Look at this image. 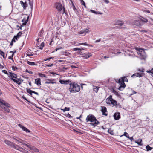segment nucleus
<instances>
[{
	"label": "nucleus",
	"mask_w": 153,
	"mask_h": 153,
	"mask_svg": "<svg viewBox=\"0 0 153 153\" xmlns=\"http://www.w3.org/2000/svg\"><path fill=\"white\" fill-rule=\"evenodd\" d=\"M70 87L69 91L71 93H75L79 92L80 90V86L77 84L73 82L69 84Z\"/></svg>",
	"instance_id": "1"
},
{
	"label": "nucleus",
	"mask_w": 153,
	"mask_h": 153,
	"mask_svg": "<svg viewBox=\"0 0 153 153\" xmlns=\"http://www.w3.org/2000/svg\"><path fill=\"white\" fill-rule=\"evenodd\" d=\"M0 106L6 111L8 113L10 112L9 108L10 107V105L1 99H0Z\"/></svg>",
	"instance_id": "2"
},
{
	"label": "nucleus",
	"mask_w": 153,
	"mask_h": 153,
	"mask_svg": "<svg viewBox=\"0 0 153 153\" xmlns=\"http://www.w3.org/2000/svg\"><path fill=\"white\" fill-rule=\"evenodd\" d=\"M14 140H15V142L17 143H18L17 142H19L21 143L22 144L25 145L27 147L30 148V149H32L33 151L36 152H39V151L38 149L35 148H32L31 146L30 145H29L26 144L27 143L25 141L23 140L19 139V140L16 139H14Z\"/></svg>",
	"instance_id": "3"
},
{
	"label": "nucleus",
	"mask_w": 153,
	"mask_h": 153,
	"mask_svg": "<svg viewBox=\"0 0 153 153\" xmlns=\"http://www.w3.org/2000/svg\"><path fill=\"white\" fill-rule=\"evenodd\" d=\"M136 50L137 51V53L141 59H145L146 58V54L143 50L141 49L136 48Z\"/></svg>",
	"instance_id": "4"
},
{
	"label": "nucleus",
	"mask_w": 153,
	"mask_h": 153,
	"mask_svg": "<svg viewBox=\"0 0 153 153\" xmlns=\"http://www.w3.org/2000/svg\"><path fill=\"white\" fill-rule=\"evenodd\" d=\"M10 73V76H10L11 78V79L13 80L15 82L17 83L19 85H20L21 84V83L20 82L18 81L17 80L14 79L13 78H15L16 79L17 77V75L14 73H11L10 72H9Z\"/></svg>",
	"instance_id": "5"
},
{
	"label": "nucleus",
	"mask_w": 153,
	"mask_h": 153,
	"mask_svg": "<svg viewBox=\"0 0 153 153\" xmlns=\"http://www.w3.org/2000/svg\"><path fill=\"white\" fill-rule=\"evenodd\" d=\"M118 83L120 85V86L118 88V89L121 91H123L126 86V85L123 82V78L122 79H119Z\"/></svg>",
	"instance_id": "6"
},
{
	"label": "nucleus",
	"mask_w": 153,
	"mask_h": 153,
	"mask_svg": "<svg viewBox=\"0 0 153 153\" xmlns=\"http://www.w3.org/2000/svg\"><path fill=\"white\" fill-rule=\"evenodd\" d=\"M97 119L96 117L93 115H88L87 116L86 120L87 122L90 121L91 122H93L95 120H96Z\"/></svg>",
	"instance_id": "7"
},
{
	"label": "nucleus",
	"mask_w": 153,
	"mask_h": 153,
	"mask_svg": "<svg viewBox=\"0 0 153 153\" xmlns=\"http://www.w3.org/2000/svg\"><path fill=\"white\" fill-rule=\"evenodd\" d=\"M56 8L59 11H61L62 9V7L61 4L60 3H56L55 4Z\"/></svg>",
	"instance_id": "8"
},
{
	"label": "nucleus",
	"mask_w": 153,
	"mask_h": 153,
	"mask_svg": "<svg viewBox=\"0 0 153 153\" xmlns=\"http://www.w3.org/2000/svg\"><path fill=\"white\" fill-rule=\"evenodd\" d=\"M101 108V111L102 113V115L105 116H107L108 114L106 113L107 112L106 108L105 106H102Z\"/></svg>",
	"instance_id": "9"
},
{
	"label": "nucleus",
	"mask_w": 153,
	"mask_h": 153,
	"mask_svg": "<svg viewBox=\"0 0 153 153\" xmlns=\"http://www.w3.org/2000/svg\"><path fill=\"white\" fill-rule=\"evenodd\" d=\"M133 24L137 26H139L142 25L140 21V18L137 20H135L133 22Z\"/></svg>",
	"instance_id": "10"
},
{
	"label": "nucleus",
	"mask_w": 153,
	"mask_h": 153,
	"mask_svg": "<svg viewBox=\"0 0 153 153\" xmlns=\"http://www.w3.org/2000/svg\"><path fill=\"white\" fill-rule=\"evenodd\" d=\"M18 126L22 129L23 130L27 133H30V131L29 129H27L26 127L23 126L21 124H18Z\"/></svg>",
	"instance_id": "11"
},
{
	"label": "nucleus",
	"mask_w": 153,
	"mask_h": 153,
	"mask_svg": "<svg viewBox=\"0 0 153 153\" xmlns=\"http://www.w3.org/2000/svg\"><path fill=\"white\" fill-rule=\"evenodd\" d=\"M59 81L61 84L66 85L68 84L71 82V81L69 80H60Z\"/></svg>",
	"instance_id": "12"
},
{
	"label": "nucleus",
	"mask_w": 153,
	"mask_h": 153,
	"mask_svg": "<svg viewBox=\"0 0 153 153\" xmlns=\"http://www.w3.org/2000/svg\"><path fill=\"white\" fill-rule=\"evenodd\" d=\"M99 123V122L96 120H95L94 122L90 123L89 124L94 127L98 125Z\"/></svg>",
	"instance_id": "13"
},
{
	"label": "nucleus",
	"mask_w": 153,
	"mask_h": 153,
	"mask_svg": "<svg viewBox=\"0 0 153 153\" xmlns=\"http://www.w3.org/2000/svg\"><path fill=\"white\" fill-rule=\"evenodd\" d=\"M114 118L116 120H118L120 118L119 113H115L114 115Z\"/></svg>",
	"instance_id": "14"
},
{
	"label": "nucleus",
	"mask_w": 153,
	"mask_h": 153,
	"mask_svg": "<svg viewBox=\"0 0 153 153\" xmlns=\"http://www.w3.org/2000/svg\"><path fill=\"white\" fill-rule=\"evenodd\" d=\"M35 83L38 85L39 86L41 85V79L40 78H38L35 79Z\"/></svg>",
	"instance_id": "15"
},
{
	"label": "nucleus",
	"mask_w": 153,
	"mask_h": 153,
	"mask_svg": "<svg viewBox=\"0 0 153 153\" xmlns=\"http://www.w3.org/2000/svg\"><path fill=\"white\" fill-rule=\"evenodd\" d=\"M115 25H118L120 27H123V26L124 25V23L122 21H117Z\"/></svg>",
	"instance_id": "16"
},
{
	"label": "nucleus",
	"mask_w": 153,
	"mask_h": 153,
	"mask_svg": "<svg viewBox=\"0 0 153 153\" xmlns=\"http://www.w3.org/2000/svg\"><path fill=\"white\" fill-rule=\"evenodd\" d=\"M5 143V144H7V145L10 146L11 147L12 146H13V143L12 142H10L9 141H8L7 140H5L4 141Z\"/></svg>",
	"instance_id": "17"
},
{
	"label": "nucleus",
	"mask_w": 153,
	"mask_h": 153,
	"mask_svg": "<svg viewBox=\"0 0 153 153\" xmlns=\"http://www.w3.org/2000/svg\"><path fill=\"white\" fill-rule=\"evenodd\" d=\"M20 3L21 4V6L23 7V8L24 9H25L27 7L26 2L24 3L22 1H20Z\"/></svg>",
	"instance_id": "18"
},
{
	"label": "nucleus",
	"mask_w": 153,
	"mask_h": 153,
	"mask_svg": "<svg viewBox=\"0 0 153 153\" xmlns=\"http://www.w3.org/2000/svg\"><path fill=\"white\" fill-rule=\"evenodd\" d=\"M142 141V139H139L137 140V141H135V143L139 145L142 146L143 145V144L141 143Z\"/></svg>",
	"instance_id": "19"
},
{
	"label": "nucleus",
	"mask_w": 153,
	"mask_h": 153,
	"mask_svg": "<svg viewBox=\"0 0 153 153\" xmlns=\"http://www.w3.org/2000/svg\"><path fill=\"white\" fill-rule=\"evenodd\" d=\"M92 55L90 53H85L83 56L84 58L87 59L91 56Z\"/></svg>",
	"instance_id": "20"
},
{
	"label": "nucleus",
	"mask_w": 153,
	"mask_h": 153,
	"mask_svg": "<svg viewBox=\"0 0 153 153\" xmlns=\"http://www.w3.org/2000/svg\"><path fill=\"white\" fill-rule=\"evenodd\" d=\"M22 33L21 32H19L17 34L16 36H14V38H15L16 40H17V38H19L21 36Z\"/></svg>",
	"instance_id": "21"
},
{
	"label": "nucleus",
	"mask_w": 153,
	"mask_h": 153,
	"mask_svg": "<svg viewBox=\"0 0 153 153\" xmlns=\"http://www.w3.org/2000/svg\"><path fill=\"white\" fill-rule=\"evenodd\" d=\"M12 147L14 148L15 149L18 150H19L20 149H22V147H19L18 145H15V144L14 143L13 144V146H12Z\"/></svg>",
	"instance_id": "22"
},
{
	"label": "nucleus",
	"mask_w": 153,
	"mask_h": 153,
	"mask_svg": "<svg viewBox=\"0 0 153 153\" xmlns=\"http://www.w3.org/2000/svg\"><path fill=\"white\" fill-rule=\"evenodd\" d=\"M27 63L30 65H36L37 64H36L35 63L33 62H30L28 61H27Z\"/></svg>",
	"instance_id": "23"
},
{
	"label": "nucleus",
	"mask_w": 153,
	"mask_h": 153,
	"mask_svg": "<svg viewBox=\"0 0 153 153\" xmlns=\"http://www.w3.org/2000/svg\"><path fill=\"white\" fill-rule=\"evenodd\" d=\"M111 103L113 105V106H115L117 105V102L115 100L113 99L112 100H110Z\"/></svg>",
	"instance_id": "24"
},
{
	"label": "nucleus",
	"mask_w": 153,
	"mask_h": 153,
	"mask_svg": "<svg viewBox=\"0 0 153 153\" xmlns=\"http://www.w3.org/2000/svg\"><path fill=\"white\" fill-rule=\"evenodd\" d=\"M48 80L49 81H46L45 82V83L46 84H50V83H51V84H53L54 83H56V82H53V81H51V79H48Z\"/></svg>",
	"instance_id": "25"
},
{
	"label": "nucleus",
	"mask_w": 153,
	"mask_h": 153,
	"mask_svg": "<svg viewBox=\"0 0 153 153\" xmlns=\"http://www.w3.org/2000/svg\"><path fill=\"white\" fill-rule=\"evenodd\" d=\"M94 88H93L94 91L96 93H97L99 89L100 88L96 86H94Z\"/></svg>",
	"instance_id": "26"
},
{
	"label": "nucleus",
	"mask_w": 153,
	"mask_h": 153,
	"mask_svg": "<svg viewBox=\"0 0 153 153\" xmlns=\"http://www.w3.org/2000/svg\"><path fill=\"white\" fill-rule=\"evenodd\" d=\"M135 76L139 77H140L142 76L141 74L139 73H137L135 74H134L132 75V76Z\"/></svg>",
	"instance_id": "27"
},
{
	"label": "nucleus",
	"mask_w": 153,
	"mask_h": 153,
	"mask_svg": "<svg viewBox=\"0 0 153 153\" xmlns=\"http://www.w3.org/2000/svg\"><path fill=\"white\" fill-rule=\"evenodd\" d=\"M38 75L39 76L41 77H45V78H47V77L45 75V74H42L41 73H38Z\"/></svg>",
	"instance_id": "28"
},
{
	"label": "nucleus",
	"mask_w": 153,
	"mask_h": 153,
	"mask_svg": "<svg viewBox=\"0 0 153 153\" xmlns=\"http://www.w3.org/2000/svg\"><path fill=\"white\" fill-rule=\"evenodd\" d=\"M44 46V43L43 42H42L41 43V45H40L39 46V48L41 50H42L43 48V47Z\"/></svg>",
	"instance_id": "29"
},
{
	"label": "nucleus",
	"mask_w": 153,
	"mask_h": 153,
	"mask_svg": "<svg viewBox=\"0 0 153 153\" xmlns=\"http://www.w3.org/2000/svg\"><path fill=\"white\" fill-rule=\"evenodd\" d=\"M140 22H146L148 21V20L147 19L143 18H140Z\"/></svg>",
	"instance_id": "30"
},
{
	"label": "nucleus",
	"mask_w": 153,
	"mask_h": 153,
	"mask_svg": "<svg viewBox=\"0 0 153 153\" xmlns=\"http://www.w3.org/2000/svg\"><path fill=\"white\" fill-rule=\"evenodd\" d=\"M125 136L127 138H129V135L126 132H124V134L123 135H121V137L122 136Z\"/></svg>",
	"instance_id": "31"
},
{
	"label": "nucleus",
	"mask_w": 153,
	"mask_h": 153,
	"mask_svg": "<svg viewBox=\"0 0 153 153\" xmlns=\"http://www.w3.org/2000/svg\"><path fill=\"white\" fill-rule=\"evenodd\" d=\"M19 151L22 152L23 153H27L28 152V151L24 150L22 148V149H20Z\"/></svg>",
	"instance_id": "32"
},
{
	"label": "nucleus",
	"mask_w": 153,
	"mask_h": 153,
	"mask_svg": "<svg viewBox=\"0 0 153 153\" xmlns=\"http://www.w3.org/2000/svg\"><path fill=\"white\" fill-rule=\"evenodd\" d=\"M33 91L30 90V89H27V92L29 93L30 95H32V93H33Z\"/></svg>",
	"instance_id": "33"
},
{
	"label": "nucleus",
	"mask_w": 153,
	"mask_h": 153,
	"mask_svg": "<svg viewBox=\"0 0 153 153\" xmlns=\"http://www.w3.org/2000/svg\"><path fill=\"white\" fill-rule=\"evenodd\" d=\"M152 148L150 147L149 145H147L146 146V149L147 151L151 150L152 149Z\"/></svg>",
	"instance_id": "34"
},
{
	"label": "nucleus",
	"mask_w": 153,
	"mask_h": 153,
	"mask_svg": "<svg viewBox=\"0 0 153 153\" xmlns=\"http://www.w3.org/2000/svg\"><path fill=\"white\" fill-rule=\"evenodd\" d=\"M108 132L111 135H113L114 134L113 131L111 129H109L108 130Z\"/></svg>",
	"instance_id": "35"
},
{
	"label": "nucleus",
	"mask_w": 153,
	"mask_h": 153,
	"mask_svg": "<svg viewBox=\"0 0 153 153\" xmlns=\"http://www.w3.org/2000/svg\"><path fill=\"white\" fill-rule=\"evenodd\" d=\"M2 72L4 73L5 74L9 76H10V73L9 72V73H8L7 71L5 70H3L2 71Z\"/></svg>",
	"instance_id": "36"
},
{
	"label": "nucleus",
	"mask_w": 153,
	"mask_h": 153,
	"mask_svg": "<svg viewBox=\"0 0 153 153\" xmlns=\"http://www.w3.org/2000/svg\"><path fill=\"white\" fill-rule=\"evenodd\" d=\"M82 4L84 6L85 8L86 7V6L85 4L84 1L83 0H80Z\"/></svg>",
	"instance_id": "37"
},
{
	"label": "nucleus",
	"mask_w": 153,
	"mask_h": 153,
	"mask_svg": "<svg viewBox=\"0 0 153 153\" xmlns=\"http://www.w3.org/2000/svg\"><path fill=\"white\" fill-rule=\"evenodd\" d=\"M112 92L116 95L118 96L119 95V94L118 93V92L114 89H113Z\"/></svg>",
	"instance_id": "38"
},
{
	"label": "nucleus",
	"mask_w": 153,
	"mask_h": 153,
	"mask_svg": "<svg viewBox=\"0 0 153 153\" xmlns=\"http://www.w3.org/2000/svg\"><path fill=\"white\" fill-rule=\"evenodd\" d=\"M147 72L148 73H149L152 74L151 75H152L153 76V68L151 70L149 71H147Z\"/></svg>",
	"instance_id": "39"
},
{
	"label": "nucleus",
	"mask_w": 153,
	"mask_h": 153,
	"mask_svg": "<svg viewBox=\"0 0 153 153\" xmlns=\"http://www.w3.org/2000/svg\"><path fill=\"white\" fill-rule=\"evenodd\" d=\"M123 82H128V80L126 77L125 76L123 77Z\"/></svg>",
	"instance_id": "40"
},
{
	"label": "nucleus",
	"mask_w": 153,
	"mask_h": 153,
	"mask_svg": "<svg viewBox=\"0 0 153 153\" xmlns=\"http://www.w3.org/2000/svg\"><path fill=\"white\" fill-rule=\"evenodd\" d=\"M79 45H89L87 44L86 42L85 43H79Z\"/></svg>",
	"instance_id": "41"
},
{
	"label": "nucleus",
	"mask_w": 153,
	"mask_h": 153,
	"mask_svg": "<svg viewBox=\"0 0 153 153\" xmlns=\"http://www.w3.org/2000/svg\"><path fill=\"white\" fill-rule=\"evenodd\" d=\"M113 99L112 98V96L111 95H110L109 97L107 98V101H109L110 100H112Z\"/></svg>",
	"instance_id": "42"
},
{
	"label": "nucleus",
	"mask_w": 153,
	"mask_h": 153,
	"mask_svg": "<svg viewBox=\"0 0 153 153\" xmlns=\"http://www.w3.org/2000/svg\"><path fill=\"white\" fill-rule=\"evenodd\" d=\"M125 28V27H120V26H117L115 27H114V28L115 29H119V28Z\"/></svg>",
	"instance_id": "43"
},
{
	"label": "nucleus",
	"mask_w": 153,
	"mask_h": 153,
	"mask_svg": "<svg viewBox=\"0 0 153 153\" xmlns=\"http://www.w3.org/2000/svg\"><path fill=\"white\" fill-rule=\"evenodd\" d=\"M89 28H86L85 29H84V32H85V33L86 34V33H88L89 32Z\"/></svg>",
	"instance_id": "44"
},
{
	"label": "nucleus",
	"mask_w": 153,
	"mask_h": 153,
	"mask_svg": "<svg viewBox=\"0 0 153 153\" xmlns=\"http://www.w3.org/2000/svg\"><path fill=\"white\" fill-rule=\"evenodd\" d=\"M0 54L1 55L3 56V57L4 58H5V57H4L5 53L3 51H1Z\"/></svg>",
	"instance_id": "45"
},
{
	"label": "nucleus",
	"mask_w": 153,
	"mask_h": 153,
	"mask_svg": "<svg viewBox=\"0 0 153 153\" xmlns=\"http://www.w3.org/2000/svg\"><path fill=\"white\" fill-rule=\"evenodd\" d=\"M81 50V48H74L73 50L74 51H80Z\"/></svg>",
	"instance_id": "46"
},
{
	"label": "nucleus",
	"mask_w": 153,
	"mask_h": 153,
	"mask_svg": "<svg viewBox=\"0 0 153 153\" xmlns=\"http://www.w3.org/2000/svg\"><path fill=\"white\" fill-rule=\"evenodd\" d=\"M79 34H84V35L86 34V33H85V32H84V30L80 31L79 32Z\"/></svg>",
	"instance_id": "47"
},
{
	"label": "nucleus",
	"mask_w": 153,
	"mask_h": 153,
	"mask_svg": "<svg viewBox=\"0 0 153 153\" xmlns=\"http://www.w3.org/2000/svg\"><path fill=\"white\" fill-rule=\"evenodd\" d=\"M70 110V108H68L67 107H65L64 108V111H68Z\"/></svg>",
	"instance_id": "48"
},
{
	"label": "nucleus",
	"mask_w": 153,
	"mask_h": 153,
	"mask_svg": "<svg viewBox=\"0 0 153 153\" xmlns=\"http://www.w3.org/2000/svg\"><path fill=\"white\" fill-rule=\"evenodd\" d=\"M53 58V57H50V58H47L44 59L45 61H46L47 60L50 61V59H52Z\"/></svg>",
	"instance_id": "49"
},
{
	"label": "nucleus",
	"mask_w": 153,
	"mask_h": 153,
	"mask_svg": "<svg viewBox=\"0 0 153 153\" xmlns=\"http://www.w3.org/2000/svg\"><path fill=\"white\" fill-rule=\"evenodd\" d=\"M68 67H63L62 68V71H64L65 70H67L69 69Z\"/></svg>",
	"instance_id": "50"
},
{
	"label": "nucleus",
	"mask_w": 153,
	"mask_h": 153,
	"mask_svg": "<svg viewBox=\"0 0 153 153\" xmlns=\"http://www.w3.org/2000/svg\"><path fill=\"white\" fill-rule=\"evenodd\" d=\"M13 54H12L11 56H9L8 59H13Z\"/></svg>",
	"instance_id": "51"
},
{
	"label": "nucleus",
	"mask_w": 153,
	"mask_h": 153,
	"mask_svg": "<svg viewBox=\"0 0 153 153\" xmlns=\"http://www.w3.org/2000/svg\"><path fill=\"white\" fill-rule=\"evenodd\" d=\"M22 97L23 98V99L26 100L28 102H30L29 101H28L24 96H22Z\"/></svg>",
	"instance_id": "52"
},
{
	"label": "nucleus",
	"mask_w": 153,
	"mask_h": 153,
	"mask_svg": "<svg viewBox=\"0 0 153 153\" xmlns=\"http://www.w3.org/2000/svg\"><path fill=\"white\" fill-rule=\"evenodd\" d=\"M90 11L93 13H95L96 14V13H97V11H96L95 10H90Z\"/></svg>",
	"instance_id": "53"
},
{
	"label": "nucleus",
	"mask_w": 153,
	"mask_h": 153,
	"mask_svg": "<svg viewBox=\"0 0 153 153\" xmlns=\"http://www.w3.org/2000/svg\"><path fill=\"white\" fill-rule=\"evenodd\" d=\"M29 18V17L28 16L27 17V20H26L25 21V22L23 23V24L24 25H26V23H27V21H28V19Z\"/></svg>",
	"instance_id": "54"
},
{
	"label": "nucleus",
	"mask_w": 153,
	"mask_h": 153,
	"mask_svg": "<svg viewBox=\"0 0 153 153\" xmlns=\"http://www.w3.org/2000/svg\"><path fill=\"white\" fill-rule=\"evenodd\" d=\"M103 1L105 3L107 4H108V3H109V1L108 0H103Z\"/></svg>",
	"instance_id": "55"
},
{
	"label": "nucleus",
	"mask_w": 153,
	"mask_h": 153,
	"mask_svg": "<svg viewBox=\"0 0 153 153\" xmlns=\"http://www.w3.org/2000/svg\"><path fill=\"white\" fill-rule=\"evenodd\" d=\"M62 49V47H60L56 48L55 49V50H56V51H58V50H59Z\"/></svg>",
	"instance_id": "56"
},
{
	"label": "nucleus",
	"mask_w": 153,
	"mask_h": 153,
	"mask_svg": "<svg viewBox=\"0 0 153 153\" xmlns=\"http://www.w3.org/2000/svg\"><path fill=\"white\" fill-rule=\"evenodd\" d=\"M96 14L102 15V13L100 12L99 11H97Z\"/></svg>",
	"instance_id": "57"
},
{
	"label": "nucleus",
	"mask_w": 153,
	"mask_h": 153,
	"mask_svg": "<svg viewBox=\"0 0 153 153\" xmlns=\"http://www.w3.org/2000/svg\"><path fill=\"white\" fill-rule=\"evenodd\" d=\"M15 39H16L14 37L12 39V40H11V42H15L16 41L15 40Z\"/></svg>",
	"instance_id": "58"
},
{
	"label": "nucleus",
	"mask_w": 153,
	"mask_h": 153,
	"mask_svg": "<svg viewBox=\"0 0 153 153\" xmlns=\"http://www.w3.org/2000/svg\"><path fill=\"white\" fill-rule=\"evenodd\" d=\"M17 68L16 67L13 66L12 67V69L13 70H15Z\"/></svg>",
	"instance_id": "59"
},
{
	"label": "nucleus",
	"mask_w": 153,
	"mask_h": 153,
	"mask_svg": "<svg viewBox=\"0 0 153 153\" xmlns=\"http://www.w3.org/2000/svg\"><path fill=\"white\" fill-rule=\"evenodd\" d=\"M33 93H34L35 94H36V95H39V94H38V93H37V92H35V91H33Z\"/></svg>",
	"instance_id": "60"
},
{
	"label": "nucleus",
	"mask_w": 153,
	"mask_h": 153,
	"mask_svg": "<svg viewBox=\"0 0 153 153\" xmlns=\"http://www.w3.org/2000/svg\"><path fill=\"white\" fill-rule=\"evenodd\" d=\"M138 71L141 72H144L143 69H138Z\"/></svg>",
	"instance_id": "61"
},
{
	"label": "nucleus",
	"mask_w": 153,
	"mask_h": 153,
	"mask_svg": "<svg viewBox=\"0 0 153 153\" xmlns=\"http://www.w3.org/2000/svg\"><path fill=\"white\" fill-rule=\"evenodd\" d=\"M53 64H52L51 65H46V66L48 67H51L53 66Z\"/></svg>",
	"instance_id": "62"
},
{
	"label": "nucleus",
	"mask_w": 153,
	"mask_h": 153,
	"mask_svg": "<svg viewBox=\"0 0 153 153\" xmlns=\"http://www.w3.org/2000/svg\"><path fill=\"white\" fill-rule=\"evenodd\" d=\"M73 9L75 11L76 10V9L74 5H73Z\"/></svg>",
	"instance_id": "63"
},
{
	"label": "nucleus",
	"mask_w": 153,
	"mask_h": 153,
	"mask_svg": "<svg viewBox=\"0 0 153 153\" xmlns=\"http://www.w3.org/2000/svg\"><path fill=\"white\" fill-rule=\"evenodd\" d=\"M4 68V67L2 65H1L0 64V68L1 69H3Z\"/></svg>",
	"instance_id": "64"
}]
</instances>
